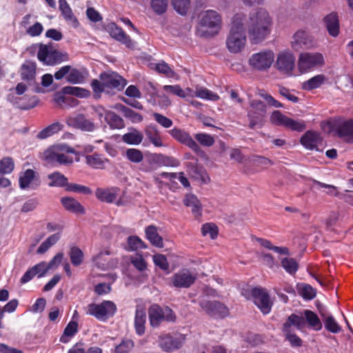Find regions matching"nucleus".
<instances>
[{"label":"nucleus","mask_w":353,"mask_h":353,"mask_svg":"<svg viewBox=\"0 0 353 353\" xmlns=\"http://www.w3.org/2000/svg\"><path fill=\"white\" fill-rule=\"evenodd\" d=\"M146 239L150 243L157 247L161 248L163 247V241L162 237L159 234L157 228L155 225H150L145 228Z\"/></svg>","instance_id":"473e14b6"},{"label":"nucleus","mask_w":353,"mask_h":353,"mask_svg":"<svg viewBox=\"0 0 353 353\" xmlns=\"http://www.w3.org/2000/svg\"><path fill=\"white\" fill-rule=\"evenodd\" d=\"M295 57L291 52H280L277 54L275 67L279 72L291 76L295 67Z\"/></svg>","instance_id":"2eb2a0df"},{"label":"nucleus","mask_w":353,"mask_h":353,"mask_svg":"<svg viewBox=\"0 0 353 353\" xmlns=\"http://www.w3.org/2000/svg\"><path fill=\"white\" fill-rule=\"evenodd\" d=\"M190 0H172L174 10L181 15L187 14L190 7Z\"/></svg>","instance_id":"4d7b16f0"},{"label":"nucleus","mask_w":353,"mask_h":353,"mask_svg":"<svg viewBox=\"0 0 353 353\" xmlns=\"http://www.w3.org/2000/svg\"><path fill=\"white\" fill-rule=\"evenodd\" d=\"M200 307L209 316L216 319H223L229 314L228 307L218 301H203L199 303Z\"/></svg>","instance_id":"dca6fc26"},{"label":"nucleus","mask_w":353,"mask_h":353,"mask_svg":"<svg viewBox=\"0 0 353 353\" xmlns=\"http://www.w3.org/2000/svg\"><path fill=\"white\" fill-rule=\"evenodd\" d=\"M108 31L111 37L124 44L128 48L132 49L134 47V43L130 37L115 23H111L108 26Z\"/></svg>","instance_id":"aec40b11"},{"label":"nucleus","mask_w":353,"mask_h":353,"mask_svg":"<svg viewBox=\"0 0 353 353\" xmlns=\"http://www.w3.org/2000/svg\"><path fill=\"white\" fill-rule=\"evenodd\" d=\"M69 256L73 265L79 266L83 263L84 255L81 250L78 247L72 246L70 248Z\"/></svg>","instance_id":"8fccbe9b"},{"label":"nucleus","mask_w":353,"mask_h":353,"mask_svg":"<svg viewBox=\"0 0 353 353\" xmlns=\"http://www.w3.org/2000/svg\"><path fill=\"white\" fill-rule=\"evenodd\" d=\"M148 316L150 325L159 327L163 321L174 322L176 316L173 310L168 306L162 308L158 304H152L148 309Z\"/></svg>","instance_id":"423d86ee"},{"label":"nucleus","mask_w":353,"mask_h":353,"mask_svg":"<svg viewBox=\"0 0 353 353\" xmlns=\"http://www.w3.org/2000/svg\"><path fill=\"white\" fill-rule=\"evenodd\" d=\"M326 77L324 74H317L302 83V89L310 91L320 88L325 81Z\"/></svg>","instance_id":"4c0bfd02"},{"label":"nucleus","mask_w":353,"mask_h":353,"mask_svg":"<svg viewBox=\"0 0 353 353\" xmlns=\"http://www.w3.org/2000/svg\"><path fill=\"white\" fill-rule=\"evenodd\" d=\"M325 328L330 332L333 334L339 333L341 331V325L337 323L332 315H328L323 321Z\"/></svg>","instance_id":"09e8293b"},{"label":"nucleus","mask_w":353,"mask_h":353,"mask_svg":"<svg viewBox=\"0 0 353 353\" xmlns=\"http://www.w3.org/2000/svg\"><path fill=\"white\" fill-rule=\"evenodd\" d=\"M59 7L61 14L65 21L74 28H77L79 23L72 12V10L66 0H59Z\"/></svg>","instance_id":"cd10ccee"},{"label":"nucleus","mask_w":353,"mask_h":353,"mask_svg":"<svg viewBox=\"0 0 353 353\" xmlns=\"http://www.w3.org/2000/svg\"><path fill=\"white\" fill-rule=\"evenodd\" d=\"M85 163L89 167L97 169L103 170L106 168V164L110 163V161L103 157V155L97 152L85 156Z\"/></svg>","instance_id":"5701e85b"},{"label":"nucleus","mask_w":353,"mask_h":353,"mask_svg":"<svg viewBox=\"0 0 353 353\" xmlns=\"http://www.w3.org/2000/svg\"><path fill=\"white\" fill-rule=\"evenodd\" d=\"M163 89L167 92L171 93L183 99L185 98L187 95H192V90L190 88H187L184 90L179 85H166L163 87Z\"/></svg>","instance_id":"de8ad7c7"},{"label":"nucleus","mask_w":353,"mask_h":353,"mask_svg":"<svg viewBox=\"0 0 353 353\" xmlns=\"http://www.w3.org/2000/svg\"><path fill=\"white\" fill-rule=\"evenodd\" d=\"M63 54L59 51L55 50L51 44L39 45L37 52L38 59L45 65H54L63 61Z\"/></svg>","instance_id":"ddd939ff"},{"label":"nucleus","mask_w":353,"mask_h":353,"mask_svg":"<svg viewBox=\"0 0 353 353\" xmlns=\"http://www.w3.org/2000/svg\"><path fill=\"white\" fill-rule=\"evenodd\" d=\"M324 57L319 52H302L299 54L297 67L301 74L308 72L324 65Z\"/></svg>","instance_id":"0eeeda50"},{"label":"nucleus","mask_w":353,"mask_h":353,"mask_svg":"<svg viewBox=\"0 0 353 353\" xmlns=\"http://www.w3.org/2000/svg\"><path fill=\"white\" fill-rule=\"evenodd\" d=\"M62 92L65 94L75 96L79 98H88L90 97V91L80 87L65 86L63 88Z\"/></svg>","instance_id":"37998d69"},{"label":"nucleus","mask_w":353,"mask_h":353,"mask_svg":"<svg viewBox=\"0 0 353 353\" xmlns=\"http://www.w3.org/2000/svg\"><path fill=\"white\" fill-rule=\"evenodd\" d=\"M221 17L215 10H208L201 16L199 25L207 28L210 32H202L201 36L210 37L218 33L221 28Z\"/></svg>","instance_id":"1a4fd4ad"},{"label":"nucleus","mask_w":353,"mask_h":353,"mask_svg":"<svg viewBox=\"0 0 353 353\" xmlns=\"http://www.w3.org/2000/svg\"><path fill=\"white\" fill-rule=\"evenodd\" d=\"M104 119L111 129H122L125 127L123 119L114 112L107 111Z\"/></svg>","instance_id":"e433bc0d"},{"label":"nucleus","mask_w":353,"mask_h":353,"mask_svg":"<svg viewBox=\"0 0 353 353\" xmlns=\"http://www.w3.org/2000/svg\"><path fill=\"white\" fill-rule=\"evenodd\" d=\"M281 265L285 272L290 275H294L299 269V263L293 258L285 257L282 259Z\"/></svg>","instance_id":"49530a36"},{"label":"nucleus","mask_w":353,"mask_h":353,"mask_svg":"<svg viewBox=\"0 0 353 353\" xmlns=\"http://www.w3.org/2000/svg\"><path fill=\"white\" fill-rule=\"evenodd\" d=\"M323 23L330 35L336 37L339 34V21L336 12H331L323 18Z\"/></svg>","instance_id":"bb28decb"},{"label":"nucleus","mask_w":353,"mask_h":353,"mask_svg":"<svg viewBox=\"0 0 353 353\" xmlns=\"http://www.w3.org/2000/svg\"><path fill=\"white\" fill-rule=\"evenodd\" d=\"M186 167L188 168L190 174L192 177L196 180H199L203 183H208L210 178L206 171L203 168L199 165L197 160L195 162H188L186 163Z\"/></svg>","instance_id":"393cba45"},{"label":"nucleus","mask_w":353,"mask_h":353,"mask_svg":"<svg viewBox=\"0 0 353 353\" xmlns=\"http://www.w3.org/2000/svg\"><path fill=\"white\" fill-rule=\"evenodd\" d=\"M270 122L278 126H283L292 131L303 132L306 128L304 121H296L291 119L279 110L274 111L270 117Z\"/></svg>","instance_id":"9b49d317"},{"label":"nucleus","mask_w":353,"mask_h":353,"mask_svg":"<svg viewBox=\"0 0 353 353\" xmlns=\"http://www.w3.org/2000/svg\"><path fill=\"white\" fill-rule=\"evenodd\" d=\"M65 190L67 192L80 193L84 195H89L91 194L92 192V190L88 186L68 182L65 187Z\"/></svg>","instance_id":"5fc2aeb1"},{"label":"nucleus","mask_w":353,"mask_h":353,"mask_svg":"<svg viewBox=\"0 0 353 353\" xmlns=\"http://www.w3.org/2000/svg\"><path fill=\"white\" fill-rule=\"evenodd\" d=\"M168 0H151V7L158 14L164 13L168 8Z\"/></svg>","instance_id":"338daca9"},{"label":"nucleus","mask_w":353,"mask_h":353,"mask_svg":"<svg viewBox=\"0 0 353 353\" xmlns=\"http://www.w3.org/2000/svg\"><path fill=\"white\" fill-rule=\"evenodd\" d=\"M146 322V313L143 308L137 307L134 317V328L136 333L139 336H142L145 333V324Z\"/></svg>","instance_id":"72a5a7b5"},{"label":"nucleus","mask_w":353,"mask_h":353,"mask_svg":"<svg viewBox=\"0 0 353 353\" xmlns=\"http://www.w3.org/2000/svg\"><path fill=\"white\" fill-rule=\"evenodd\" d=\"M120 189L117 187L108 188H99L96 190L97 198L102 202L112 203L119 195Z\"/></svg>","instance_id":"a878e982"},{"label":"nucleus","mask_w":353,"mask_h":353,"mask_svg":"<svg viewBox=\"0 0 353 353\" xmlns=\"http://www.w3.org/2000/svg\"><path fill=\"white\" fill-rule=\"evenodd\" d=\"M63 128V125L61 123L54 122L41 130L36 137L41 140L46 139L61 131Z\"/></svg>","instance_id":"c9c22d12"},{"label":"nucleus","mask_w":353,"mask_h":353,"mask_svg":"<svg viewBox=\"0 0 353 353\" xmlns=\"http://www.w3.org/2000/svg\"><path fill=\"white\" fill-rule=\"evenodd\" d=\"M78 332V323L76 321H71L68 323L64 329L63 334L61 336L59 341L61 343H66L69 341L70 338L74 336Z\"/></svg>","instance_id":"a18cd8bd"},{"label":"nucleus","mask_w":353,"mask_h":353,"mask_svg":"<svg viewBox=\"0 0 353 353\" xmlns=\"http://www.w3.org/2000/svg\"><path fill=\"white\" fill-rule=\"evenodd\" d=\"M99 79L103 82L107 92L112 89L121 91L127 84V81L115 72H103L100 74Z\"/></svg>","instance_id":"f3484780"},{"label":"nucleus","mask_w":353,"mask_h":353,"mask_svg":"<svg viewBox=\"0 0 353 353\" xmlns=\"http://www.w3.org/2000/svg\"><path fill=\"white\" fill-rule=\"evenodd\" d=\"M154 160V154H152L150 157L147 158V159L142 162L140 166L139 167V170L143 172H152L154 171L157 168V163L153 161Z\"/></svg>","instance_id":"052dcab7"},{"label":"nucleus","mask_w":353,"mask_h":353,"mask_svg":"<svg viewBox=\"0 0 353 353\" xmlns=\"http://www.w3.org/2000/svg\"><path fill=\"white\" fill-rule=\"evenodd\" d=\"M19 183L22 190H25L30 185H33L34 184H35L34 188H37L40 183L39 177L33 170L28 169L21 174Z\"/></svg>","instance_id":"b1692460"},{"label":"nucleus","mask_w":353,"mask_h":353,"mask_svg":"<svg viewBox=\"0 0 353 353\" xmlns=\"http://www.w3.org/2000/svg\"><path fill=\"white\" fill-rule=\"evenodd\" d=\"M85 77L82 72L77 68H72L71 67L70 72H69L66 76L67 82L72 84L82 83Z\"/></svg>","instance_id":"603ef678"},{"label":"nucleus","mask_w":353,"mask_h":353,"mask_svg":"<svg viewBox=\"0 0 353 353\" xmlns=\"http://www.w3.org/2000/svg\"><path fill=\"white\" fill-rule=\"evenodd\" d=\"M194 139L203 147H211L215 142L214 137L211 134L203 132L195 134Z\"/></svg>","instance_id":"6e6d98bb"},{"label":"nucleus","mask_w":353,"mask_h":353,"mask_svg":"<svg viewBox=\"0 0 353 353\" xmlns=\"http://www.w3.org/2000/svg\"><path fill=\"white\" fill-rule=\"evenodd\" d=\"M48 178L50 180V182L48 183L50 187L65 188L68 182V178L59 172H54L49 174Z\"/></svg>","instance_id":"a19ab883"},{"label":"nucleus","mask_w":353,"mask_h":353,"mask_svg":"<svg viewBox=\"0 0 353 353\" xmlns=\"http://www.w3.org/2000/svg\"><path fill=\"white\" fill-rule=\"evenodd\" d=\"M37 64L34 61L27 60L20 68L21 79L26 81H33L36 76Z\"/></svg>","instance_id":"c85d7f7f"},{"label":"nucleus","mask_w":353,"mask_h":353,"mask_svg":"<svg viewBox=\"0 0 353 353\" xmlns=\"http://www.w3.org/2000/svg\"><path fill=\"white\" fill-rule=\"evenodd\" d=\"M293 39L294 41H292V46L294 48H296V46L307 45L308 42L307 33L303 30L296 31L293 36Z\"/></svg>","instance_id":"13d9d810"},{"label":"nucleus","mask_w":353,"mask_h":353,"mask_svg":"<svg viewBox=\"0 0 353 353\" xmlns=\"http://www.w3.org/2000/svg\"><path fill=\"white\" fill-rule=\"evenodd\" d=\"M245 21L246 16L242 13H237L232 18L230 32L226 42L230 52H239L245 47L246 36L244 22Z\"/></svg>","instance_id":"f03ea898"},{"label":"nucleus","mask_w":353,"mask_h":353,"mask_svg":"<svg viewBox=\"0 0 353 353\" xmlns=\"http://www.w3.org/2000/svg\"><path fill=\"white\" fill-rule=\"evenodd\" d=\"M274 58L272 50H265L252 54L249 59V64L253 70L266 71L271 68Z\"/></svg>","instance_id":"9d476101"},{"label":"nucleus","mask_w":353,"mask_h":353,"mask_svg":"<svg viewBox=\"0 0 353 353\" xmlns=\"http://www.w3.org/2000/svg\"><path fill=\"white\" fill-rule=\"evenodd\" d=\"M294 326L297 330H302L305 326V321L303 316L296 314H291L283 324L282 331H292V326Z\"/></svg>","instance_id":"c756f323"},{"label":"nucleus","mask_w":353,"mask_h":353,"mask_svg":"<svg viewBox=\"0 0 353 353\" xmlns=\"http://www.w3.org/2000/svg\"><path fill=\"white\" fill-rule=\"evenodd\" d=\"M147 139L155 146L162 147L163 145L159 132L155 126L152 125L148 126L145 130Z\"/></svg>","instance_id":"ea45409f"},{"label":"nucleus","mask_w":353,"mask_h":353,"mask_svg":"<svg viewBox=\"0 0 353 353\" xmlns=\"http://www.w3.org/2000/svg\"><path fill=\"white\" fill-rule=\"evenodd\" d=\"M183 202L185 206L192 208V212L195 218H198L201 216L202 205L200 201L194 194H185Z\"/></svg>","instance_id":"2f4dec72"},{"label":"nucleus","mask_w":353,"mask_h":353,"mask_svg":"<svg viewBox=\"0 0 353 353\" xmlns=\"http://www.w3.org/2000/svg\"><path fill=\"white\" fill-rule=\"evenodd\" d=\"M168 133L176 142L189 148L194 153L197 154L203 153V151L199 145L193 139L190 134L184 129L174 127L172 129L168 130Z\"/></svg>","instance_id":"f8f14e48"},{"label":"nucleus","mask_w":353,"mask_h":353,"mask_svg":"<svg viewBox=\"0 0 353 353\" xmlns=\"http://www.w3.org/2000/svg\"><path fill=\"white\" fill-rule=\"evenodd\" d=\"M14 168V161L11 157H4L0 160V173L10 174Z\"/></svg>","instance_id":"e2e57ef3"},{"label":"nucleus","mask_w":353,"mask_h":353,"mask_svg":"<svg viewBox=\"0 0 353 353\" xmlns=\"http://www.w3.org/2000/svg\"><path fill=\"white\" fill-rule=\"evenodd\" d=\"M196 279V276L186 269L175 273L171 278L173 286L178 288H188L195 282Z\"/></svg>","instance_id":"6ab92c4d"},{"label":"nucleus","mask_w":353,"mask_h":353,"mask_svg":"<svg viewBox=\"0 0 353 353\" xmlns=\"http://www.w3.org/2000/svg\"><path fill=\"white\" fill-rule=\"evenodd\" d=\"M201 233L203 236L210 234L212 239H214L218 236V228L212 223H206L201 227Z\"/></svg>","instance_id":"69168bd1"},{"label":"nucleus","mask_w":353,"mask_h":353,"mask_svg":"<svg viewBox=\"0 0 353 353\" xmlns=\"http://www.w3.org/2000/svg\"><path fill=\"white\" fill-rule=\"evenodd\" d=\"M117 311V305L112 301H103L100 303H90L86 307L85 313L97 320L105 321L114 316Z\"/></svg>","instance_id":"39448f33"},{"label":"nucleus","mask_w":353,"mask_h":353,"mask_svg":"<svg viewBox=\"0 0 353 353\" xmlns=\"http://www.w3.org/2000/svg\"><path fill=\"white\" fill-rule=\"evenodd\" d=\"M322 141L321 134L316 131L308 130L301 138L300 143L306 149L314 150Z\"/></svg>","instance_id":"4be33fe9"},{"label":"nucleus","mask_w":353,"mask_h":353,"mask_svg":"<svg viewBox=\"0 0 353 353\" xmlns=\"http://www.w3.org/2000/svg\"><path fill=\"white\" fill-rule=\"evenodd\" d=\"M66 122L68 125L82 131L92 132L95 129L94 122L81 113L68 117Z\"/></svg>","instance_id":"a211bd4d"},{"label":"nucleus","mask_w":353,"mask_h":353,"mask_svg":"<svg viewBox=\"0 0 353 353\" xmlns=\"http://www.w3.org/2000/svg\"><path fill=\"white\" fill-rule=\"evenodd\" d=\"M134 345L133 341L130 339L123 340L120 344L116 346L115 353H129Z\"/></svg>","instance_id":"774afa93"},{"label":"nucleus","mask_w":353,"mask_h":353,"mask_svg":"<svg viewBox=\"0 0 353 353\" xmlns=\"http://www.w3.org/2000/svg\"><path fill=\"white\" fill-rule=\"evenodd\" d=\"M250 107L247 114L250 121L249 128L254 129L256 126H263L267 112L265 104L260 100L254 99L250 101Z\"/></svg>","instance_id":"6e6552de"},{"label":"nucleus","mask_w":353,"mask_h":353,"mask_svg":"<svg viewBox=\"0 0 353 353\" xmlns=\"http://www.w3.org/2000/svg\"><path fill=\"white\" fill-rule=\"evenodd\" d=\"M272 19L268 12L258 9L250 13L248 23V37L252 43H259L263 41L270 34Z\"/></svg>","instance_id":"f257e3e1"},{"label":"nucleus","mask_w":353,"mask_h":353,"mask_svg":"<svg viewBox=\"0 0 353 353\" xmlns=\"http://www.w3.org/2000/svg\"><path fill=\"white\" fill-rule=\"evenodd\" d=\"M90 85L93 91V98L94 99H99L101 97V94L107 91L103 82L101 80L92 79Z\"/></svg>","instance_id":"bf43d9fd"},{"label":"nucleus","mask_w":353,"mask_h":353,"mask_svg":"<svg viewBox=\"0 0 353 353\" xmlns=\"http://www.w3.org/2000/svg\"><path fill=\"white\" fill-rule=\"evenodd\" d=\"M154 160H153V161L157 163V168L161 166L177 167L179 165V160L174 157H168L162 154H154Z\"/></svg>","instance_id":"58836bf2"},{"label":"nucleus","mask_w":353,"mask_h":353,"mask_svg":"<svg viewBox=\"0 0 353 353\" xmlns=\"http://www.w3.org/2000/svg\"><path fill=\"white\" fill-rule=\"evenodd\" d=\"M250 161L256 166L261 167L262 168H268L274 164V162L270 159L260 155H252Z\"/></svg>","instance_id":"680f3d73"},{"label":"nucleus","mask_w":353,"mask_h":353,"mask_svg":"<svg viewBox=\"0 0 353 353\" xmlns=\"http://www.w3.org/2000/svg\"><path fill=\"white\" fill-rule=\"evenodd\" d=\"M322 128L328 134L334 132L346 142L353 143V119L328 121Z\"/></svg>","instance_id":"7ed1b4c3"},{"label":"nucleus","mask_w":353,"mask_h":353,"mask_svg":"<svg viewBox=\"0 0 353 353\" xmlns=\"http://www.w3.org/2000/svg\"><path fill=\"white\" fill-rule=\"evenodd\" d=\"M159 343L163 350L170 352L179 349L181 346L182 339L181 336L168 334L159 337Z\"/></svg>","instance_id":"412c9836"},{"label":"nucleus","mask_w":353,"mask_h":353,"mask_svg":"<svg viewBox=\"0 0 353 353\" xmlns=\"http://www.w3.org/2000/svg\"><path fill=\"white\" fill-rule=\"evenodd\" d=\"M61 203L63 208L70 212L81 214L85 213L83 206L74 198L69 196L62 197Z\"/></svg>","instance_id":"7c9ffc66"},{"label":"nucleus","mask_w":353,"mask_h":353,"mask_svg":"<svg viewBox=\"0 0 353 353\" xmlns=\"http://www.w3.org/2000/svg\"><path fill=\"white\" fill-rule=\"evenodd\" d=\"M251 296L254 303L263 314L271 312L273 303L270 301V295L265 288L254 287L251 289Z\"/></svg>","instance_id":"4468645a"},{"label":"nucleus","mask_w":353,"mask_h":353,"mask_svg":"<svg viewBox=\"0 0 353 353\" xmlns=\"http://www.w3.org/2000/svg\"><path fill=\"white\" fill-rule=\"evenodd\" d=\"M128 245L132 251L139 249H145L147 245L139 237L137 236H130L128 239Z\"/></svg>","instance_id":"0e129e2a"},{"label":"nucleus","mask_w":353,"mask_h":353,"mask_svg":"<svg viewBox=\"0 0 353 353\" xmlns=\"http://www.w3.org/2000/svg\"><path fill=\"white\" fill-rule=\"evenodd\" d=\"M74 149L66 145H54L44 152L46 161L54 165H69L73 163V159L67 154H73Z\"/></svg>","instance_id":"20e7f679"},{"label":"nucleus","mask_w":353,"mask_h":353,"mask_svg":"<svg viewBox=\"0 0 353 353\" xmlns=\"http://www.w3.org/2000/svg\"><path fill=\"white\" fill-rule=\"evenodd\" d=\"M143 139V134L136 129L122 136L123 141L129 145H139L142 142Z\"/></svg>","instance_id":"79ce46f5"},{"label":"nucleus","mask_w":353,"mask_h":353,"mask_svg":"<svg viewBox=\"0 0 353 353\" xmlns=\"http://www.w3.org/2000/svg\"><path fill=\"white\" fill-rule=\"evenodd\" d=\"M303 314L304 315L305 323H307L310 327L316 331H319L322 329V323L315 312L310 310H303Z\"/></svg>","instance_id":"f704fd0d"},{"label":"nucleus","mask_w":353,"mask_h":353,"mask_svg":"<svg viewBox=\"0 0 353 353\" xmlns=\"http://www.w3.org/2000/svg\"><path fill=\"white\" fill-rule=\"evenodd\" d=\"M256 241L263 248L272 250L280 254L289 255V249L286 247H279L274 245L270 240L263 238H257Z\"/></svg>","instance_id":"c03bdc74"},{"label":"nucleus","mask_w":353,"mask_h":353,"mask_svg":"<svg viewBox=\"0 0 353 353\" xmlns=\"http://www.w3.org/2000/svg\"><path fill=\"white\" fill-rule=\"evenodd\" d=\"M119 110L123 114L124 117L130 119L132 123H139L143 119L141 114L123 105H120Z\"/></svg>","instance_id":"3c124183"},{"label":"nucleus","mask_w":353,"mask_h":353,"mask_svg":"<svg viewBox=\"0 0 353 353\" xmlns=\"http://www.w3.org/2000/svg\"><path fill=\"white\" fill-rule=\"evenodd\" d=\"M126 159L132 163H139L143 160V152L137 148H128L125 151Z\"/></svg>","instance_id":"864d4df0"}]
</instances>
